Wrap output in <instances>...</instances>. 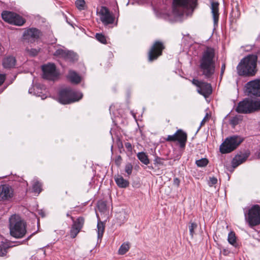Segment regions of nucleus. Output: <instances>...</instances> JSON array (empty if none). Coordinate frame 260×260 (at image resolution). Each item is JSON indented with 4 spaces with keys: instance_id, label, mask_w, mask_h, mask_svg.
<instances>
[{
    "instance_id": "obj_19",
    "label": "nucleus",
    "mask_w": 260,
    "mask_h": 260,
    "mask_svg": "<svg viewBox=\"0 0 260 260\" xmlns=\"http://www.w3.org/2000/svg\"><path fill=\"white\" fill-rule=\"evenodd\" d=\"M219 3L212 2L211 3V13L214 21V25L216 26L218 24L219 19Z\"/></svg>"
},
{
    "instance_id": "obj_10",
    "label": "nucleus",
    "mask_w": 260,
    "mask_h": 260,
    "mask_svg": "<svg viewBox=\"0 0 260 260\" xmlns=\"http://www.w3.org/2000/svg\"><path fill=\"white\" fill-rule=\"evenodd\" d=\"M192 83L197 87L199 93L207 98L212 93V89L210 84L193 79Z\"/></svg>"
},
{
    "instance_id": "obj_15",
    "label": "nucleus",
    "mask_w": 260,
    "mask_h": 260,
    "mask_svg": "<svg viewBox=\"0 0 260 260\" xmlns=\"http://www.w3.org/2000/svg\"><path fill=\"white\" fill-rule=\"evenodd\" d=\"M99 13L101 21L105 25L112 24L114 22V17L106 7H102Z\"/></svg>"
},
{
    "instance_id": "obj_2",
    "label": "nucleus",
    "mask_w": 260,
    "mask_h": 260,
    "mask_svg": "<svg viewBox=\"0 0 260 260\" xmlns=\"http://www.w3.org/2000/svg\"><path fill=\"white\" fill-rule=\"evenodd\" d=\"M257 56L256 55H248L243 58L237 67V73L240 76H253L256 70Z\"/></svg>"
},
{
    "instance_id": "obj_49",
    "label": "nucleus",
    "mask_w": 260,
    "mask_h": 260,
    "mask_svg": "<svg viewBox=\"0 0 260 260\" xmlns=\"http://www.w3.org/2000/svg\"><path fill=\"white\" fill-rule=\"evenodd\" d=\"M257 156L258 157V158H260V149H259V151L257 153Z\"/></svg>"
},
{
    "instance_id": "obj_4",
    "label": "nucleus",
    "mask_w": 260,
    "mask_h": 260,
    "mask_svg": "<svg viewBox=\"0 0 260 260\" xmlns=\"http://www.w3.org/2000/svg\"><path fill=\"white\" fill-rule=\"evenodd\" d=\"M197 6V0H173V12L182 16L188 10L192 11Z\"/></svg>"
},
{
    "instance_id": "obj_30",
    "label": "nucleus",
    "mask_w": 260,
    "mask_h": 260,
    "mask_svg": "<svg viewBox=\"0 0 260 260\" xmlns=\"http://www.w3.org/2000/svg\"><path fill=\"white\" fill-rule=\"evenodd\" d=\"M67 50L61 48L57 49L54 53L55 56L65 59Z\"/></svg>"
},
{
    "instance_id": "obj_5",
    "label": "nucleus",
    "mask_w": 260,
    "mask_h": 260,
    "mask_svg": "<svg viewBox=\"0 0 260 260\" xmlns=\"http://www.w3.org/2000/svg\"><path fill=\"white\" fill-rule=\"evenodd\" d=\"M82 96L81 92L75 91L70 87H66L59 91L58 101L62 104H68L79 101Z\"/></svg>"
},
{
    "instance_id": "obj_20",
    "label": "nucleus",
    "mask_w": 260,
    "mask_h": 260,
    "mask_svg": "<svg viewBox=\"0 0 260 260\" xmlns=\"http://www.w3.org/2000/svg\"><path fill=\"white\" fill-rule=\"evenodd\" d=\"M247 157L248 155L246 154L236 155L232 161V167L233 168H236L239 165L244 162Z\"/></svg>"
},
{
    "instance_id": "obj_11",
    "label": "nucleus",
    "mask_w": 260,
    "mask_h": 260,
    "mask_svg": "<svg viewBox=\"0 0 260 260\" xmlns=\"http://www.w3.org/2000/svg\"><path fill=\"white\" fill-rule=\"evenodd\" d=\"M43 77L44 79L49 80H55L58 76L56 67L53 63H48L42 66Z\"/></svg>"
},
{
    "instance_id": "obj_36",
    "label": "nucleus",
    "mask_w": 260,
    "mask_h": 260,
    "mask_svg": "<svg viewBox=\"0 0 260 260\" xmlns=\"http://www.w3.org/2000/svg\"><path fill=\"white\" fill-rule=\"evenodd\" d=\"M96 39L103 44H106L107 40L106 37L102 34H96L95 35Z\"/></svg>"
},
{
    "instance_id": "obj_16",
    "label": "nucleus",
    "mask_w": 260,
    "mask_h": 260,
    "mask_svg": "<svg viewBox=\"0 0 260 260\" xmlns=\"http://www.w3.org/2000/svg\"><path fill=\"white\" fill-rule=\"evenodd\" d=\"M40 35V31L35 28H30L26 30L23 33V39L29 43H33L38 40Z\"/></svg>"
},
{
    "instance_id": "obj_47",
    "label": "nucleus",
    "mask_w": 260,
    "mask_h": 260,
    "mask_svg": "<svg viewBox=\"0 0 260 260\" xmlns=\"http://www.w3.org/2000/svg\"><path fill=\"white\" fill-rule=\"evenodd\" d=\"M34 94H36L37 96H41L42 100L46 99L47 97L45 94L41 95L40 94H39V93H36V92H35Z\"/></svg>"
},
{
    "instance_id": "obj_50",
    "label": "nucleus",
    "mask_w": 260,
    "mask_h": 260,
    "mask_svg": "<svg viewBox=\"0 0 260 260\" xmlns=\"http://www.w3.org/2000/svg\"><path fill=\"white\" fill-rule=\"evenodd\" d=\"M32 88L29 89V90H28L29 93H32Z\"/></svg>"
},
{
    "instance_id": "obj_33",
    "label": "nucleus",
    "mask_w": 260,
    "mask_h": 260,
    "mask_svg": "<svg viewBox=\"0 0 260 260\" xmlns=\"http://www.w3.org/2000/svg\"><path fill=\"white\" fill-rule=\"evenodd\" d=\"M76 7L79 10H83L85 9V2L84 0H76L75 2Z\"/></svg>"
},
{
    "instance_id": "obj_27",
    "label": "nucleus",
    "mask_w": 260,
    "mask_h": 260,
    "mask_svg": "<svg viewBox=\"0 0 260 260\" xmlns=\"http://www.w3.org/2000/svg\"><path fill=\"white\" fill-rule=\"evenodd\" d=\"M129 249V245L128 243H124L120 247L118 250V253L121 255L124 254L128 251Z\"/></svg>"
},
{
    "instance_id": "obj_26",
    "label": "nucleus",
    "mask_w": 260,
    "mask_h": 260,
    "mask_svg": "<svg viewBox=\"0 0 260 260\" xmlns=\"http://www.w3.org/2000/svg\"><path fill=\"white\" fill-rule=\"evenodd\" d=\"M228 242L231 245H233L235 247L237 246V242H236V237L235 236V234L233 232H231L228 235Z\"/></svg>"
},
{
    "instance_id": "obj_42",
    "label": "nucleus",
    "mask_w": 260,
    "mask_h": 260,
    "mask_svg": "<svg viewBox=\"0 0 260 260\" xmlns=\"http://www.w3.org/2000/svg\"><path fill=\"white\" fill-rule=\"evenodd\" d=\"M125 148L127 149L128 151H132V144L129 142H126L124 144Z\"/></svg>"
},
{
    "instance_id": "obj_3",
    "label": "nucleus",
    "mask_w": 260,
    "mask_h": 260,
    "mask_svg": "<svg viewBox=\"0 0 260 260\" xmlns=\"http://www.w3.org/2000/svg\"><path fill=\"white\" fill-rule=\"evenodd\" d=\"M9 228L12 236L20 239L23 238L26 233L25 222L17 215H13L9 218Z\"/></svg>"
},
{
    "instance_id": "obj_13",
    "label": "nucleus",
    "mask_w": 260,
    "mask_h": 260,
    "mask_svg": "<svg viewBox=\"0 0 260 260\" xmlns=\"http://www.w3.org/2000/svg\"><path fill=\"white\" fill-rule=\"evenodd\" d=\"M165 49V46L162 42L156 41L151 48L148 53V59L152 61L156 59L162 54V51Z\"/></svg>"
},
{
    "instance_id": "obj_37",
    "label": "nucleus",
    "mask_w": 260,
    "mask_h": 260,
    "mask_svg": "<svg viewBox=\"0 0 260 260\" xmlns=\"http://www.w3.org/2000/svg\"><path fill=\"white\" fill-rule=\"evenodd\" d=\"M133 167L131 163H127L126 164L124 168L125 172L127 173V176H129L132 174L133 171Z\"/></svg>"
},
{
    "instance_id": "obj_1",
    "label": "nucleus",
    "mask_w": 260,
    "mask_h": 260,
    "mask_svg": "<svg viewBox=\"0 0 260 260\" xmlns=\"http://www.w3.org/2000/svg\"><path fill=\"white\" fill-rule=\"evenodd\" d=\"M199 63V68L202 75L207 79H212L215 71L214 49L211 48H207L203 52Z\"/></svg>"
},
{
    "instance_id": "obj_8",
    "label": "nucleus",
    "mask_w": 260,
    "mask_h": 260,
    "mask_svg": "<svg viewBox=\"0 0 260 260\" xmlns=\"http://www.w3.org/2000/svg\"><path fill=\"white\" fill-rule=\"evenodd\" d=\"M243 141V139L237 136L227 138L220 146L222 153H230L235 149Z\"/></svg>"
},
{
    "instance_id": "obj_41",
    "label": "nucleus",
    "mask_w": 260,
    "mask_h": 260,
    "mask_svg": "<svg viewBox=\"0 0 260 260\" xmlns=\"http://www.w3.org/2000/svg\"><path fill=\"white\" fill-rule=\"evenodd\" d=\"M98 208L100 210L103 211L106 209V204L104 202L99 203Z\"/></svg>"
},
{
    "instance_id": "obj_28",
    "label": "nucleus",
    "mask_w": 260,
    "mask_h": 260,
    "mask_svg": "<svg viewBox=\"0 0 260 260\" xmlns=\"http://www.w3.org/2000/svg\"><path fill=\"white\" fill-rule=\"evenodd\" d=\"M10 248L7 244L2 242L0 244V256H4L7 253L8 249Z\"/></svg>"
},
{
    "instance_id": "obj_38",
    "label": "nucleus",
    "mask_w": 260,
    "mask_h": 260,
    "mask_svg": "<svg viewBox=\"0 0 260 260\" xmlns=\"http://www.w3.org/2000/svg\"><path fill=\"white\" fill-rule=\"evenodd\" d=\"M164 159L158 156H156L154 159V164L155 166L158 167L164 165Z\"/></svg>"
},
{
    "instance_id": "obj_52",
    "label": "nucleus",
    "mask_w": 260,
    "mask_h": 260,
    "mask_svg": "<svg viewBox=\"0 0 260 260\" xmlns=\"http://www.w3.org/2000/svg\"><path fill=\"white\" fill-rule=\"evenodd\" d=\"M31 236V235H30V236H29L28 238H27V240H29L30 238V237Z\"/></svg>"
},
{
    "instance_id": "obj_7",
    "label": "nucleus",
    "mask_w": 260,
    "mask_h": 260,
    "mask_svg": "<svg viewBox=\"0 0 260 260\" xmlns=\"http://www.w3.org/2000/svg\"><path fill=\"white\" fill-rule=\"evenodd\" d=\"M245 219L250 227L258 225L260 224V207L258 205L252 206L245 212Z\"/></svg>"
},
{
    "instance_id": "obj_43",
    "label": "nucleus",
    "mask_w": 260,
    "mask_h": 260,
    "mask_svg": "<svg viewBox=\"0 0 260 260\" xmlns=\"http://www.w3.org/2000/svg\"><path fill=\"white\" fill-rule=\"evenodd\" d=\"M180 180L178 178H174L173 179V184L177 186V187H179V185H180Z\"/></svg>"
},
{
    "instance_id": "obj_35",
    "label": "nucleus",
    "mask_w": 260,
    "mask_h": 260,
    "mask_svg": "<svg viewBox=\"0 0 260 260\" xmlns=\"http://www.w3.org/2000/svg\"><path fill=\"white\" fill-rule=\"evenodd\" d=\"M26 51L28 55H29L30 56L33 57V56H36L38 54V53L39 51V49H34V48H31V49L27 48L26 49Z\"/></svg>"
},
{
    "instance_id": "obj_9",
    "label": "nucleus",
    "mask_w": 260,
    "mask_h": 260,
    "mask_svg": "<svg viewBox=\"0 0 260 260\" xmlns=\"http://www.w3.org/2000/svg\"><path fill=\"white\" fill-rule=\"evenodd\" d=\"M2 17L5 21L15 25L21 26L25 22L24 19L21 16L10 11H3L2 13Z\"/></svg>"
},
{
    "instance_id": "obj_24",
    "label": "nucleus",
    "mask_w": 260,
    "mask_h": 260,
    "mask_svg": "<svg viewBox=\"0 0 260 260\" xmlns=\"http://www.w3.org/2000/svg\"><path fill=\"white\" fill-rule=\"evenodd\" d=\"M138 159L144 164L147 165L149 164L148 156L143 152H139L137 154Z\"/></svg>"
},
{
    "instance_id": "obj_32",
    "label": "nucleus",
    "mask_w": 260,
    "mask_h": 260,
    "mask_svg": "<svg viewBox=\"0 0 260 260\" xmlns=\"http://www.w3.org/2000/svg\"><path fill=\"white\" fill-rule=\"evenodd\" d=\"M65 59L74 61L77 59V55L73 51L67 50V55H66Z\"/></svg>"
},
{
    "instance_id": "obj_6",
    "label": "nucleus",
    "mask_w": 260,
    "mask_h": 260,
    "mask_svg": "<svg viewBox=\"0 0 260 260\" xmlns=\"http://www.w3.org/2000/svg\"><path fill=\"white\" fill-rule=\"evenodd\" d=\"M260 109V99H245L240 102L236 110L239 113H249Z\"/></svg>"
},
{
    "instance_id": "obj_23",
    "label": "nucleus",
    "mask_w": 260,
    "mask_h": 260,
    "mask_svg": "<svg viewBox=\"0 0 260 260\" xmlns=\"http://www.w3.org/2000/svg\"><path fill=\"white\" fill-rule=\"evenodd\" d=\"M115 181L117 186L120 188H126L129 185V182L120 175L116 176Z\"/></svg>"
},
{
    "instance_id": "obj_25",
    "label": "nucleus",
    "mask_w": 260,
    "mask_h": 260,
    "mask_svg": "<svg viewBox=\"0 0 260 260\" xmlns=\"http://www.w3.org/2000/svg\"><path fill=\"white\" fill-rule=\"evenodd\" d=\"M98 228V237L101 239L103 237V233L105 231V225L102 221H99L97 224Z\"/></svg>"
},
{
    "instance_id": "obj_29",
    "label": "nucleus",
    "mask_w": 260,
    "mask_h": 260,
    "mask_svg": "<svg viewBox=\"0 0 260 260\" xmlns=\"http://www.w3.org/2000/svg\"><path fill=\"white\" fill-rule=\"evenodd\" d=\"M42 185L38 180H34V184L32 185L33 192L40 193L42 190L41 189Z\"/></svg>"
},
{
    "instance_id": "obj_44",
    "label": "nucleus",
    "mask_w": 260,
    "mask_h": 260,
    "mask_svg": "<svg viewBox=\"0 0 260 260\" xmlns=\"http://www.w3.org/2000/svg\"><path fill=\"white\" fill-rule=\"evenodd\" d=\"M208 119V114H207L205 116V117L204 118V119L201 121V124H200V127H201L205 124L206 121Z\"/></svg>"
},
{
    "instance_id": "obj_31",
    "label": "nucleus",
    "mask_w": 260,
    "mask_h": 260,
    "mask_svg": "<svg viewBox=\"0 0 260 260\" xmlns=\"http://www.w3.org/2000/svg\"><path fill=\"white\" fill-rule=\"evenodd\" d=\"M198 225L196 222L190 221L188 223V229L189 231V234L192 238L193 237L194 234V230L197 228Z\"/></svg>"
},
{
    "instance_id": "obj_17",
    "label": "nucleus",
    "mask_w": 260,
    "mask_h": 260,
    "mask_svg": "<svg viewBox=\"0 0 260 260\" xmlns=\"http://www.w3.org/2000/svg\"><path fill=\"white\" fill-rule=\"evenodd\" d=\"M13 195L14 190L11 186L4 184L0 186V201L9 200L12 198Z\"/></svg>"
},
{
    "instance_id": "obj_21",
    "label": "nucleus",
    "mask_w": 260,
    "mask_h": 260,
    "mask_svg": "<svg viewBox=\"0 0 260 260\" xmlns=\"http://www.w3.org/2000/svg\"><path fill=\"white\" fill-rule=\"evenodd\" d=\"M16 63V59L14 57L9 56L3 59V65L5 68L10 69L13 68Z\"/></svg>"
},
{
    "instance_id": "obj_48",
    "label": "nucleus",
    "mask_w": 260,
    "mask_h": 260,
    "mask_svg": "<svg viewBox=\"0 0 260 260\" xmlns=\"http://www.w3.org/2000/svg\"><path fill=\"white\" fill-rule=\"evenodd\" d=\"M225 66L224 64H222V66H221V76H222L224 72V70H225Z\"/></svg>"
},
{
    "instance_id": "obj_40",
    "label": "nucleus",
    "mask_w": 260,
    "mask_h": 260,
    "mask_svg": "<svg viewBox=\"0 0 260 260\" xmlns=\"http://www.w3.org/2000/svg\"><path fill=\"white\" fill-rule=\"evenodd\" d=\"M217 183V179L214 177H210L208 181V185L210 186H212L213 185Z\"/></svg>"
},
{
    "instance_id": "obj_12",
    "label": "nucleus",
    "mask_w": 260,
    "mask_h": 260,
    "mask_svg": "<svg viewBox=\"0 0 260 260\" xmlns=\"http://www.w3.org/2000/svg\"><path fill=\"white\" fill-rule=\"evenodd\" d=\"M168 142L178 141L179 143L180 148H184L187 141V134L182 129H178L173 135H168L165 138Z\"/></svg>"
},
{
    "instance_id": "obj_45",
    "label": "nucleus",
    "mask_w": 260,
    "mask_h": 260,
    "mask_svg": "<svg viewBox=\"0 0 260 260\" xmlns=\"http://www.w3.org/2000/svg\"><path fill=\"white\" fill-rule=\"evenodd\" d=\"M5 80V76L3 74H0V86L4 83Z\"/></svg>"
},
{
    "instance_id": "obj_39",
    "label": "nucleus",
    "mask_w": 260,
    "mask_h": 260,
    "mask_svg": "<svg viewBox=\"0 0 260 260\" xmlns=\"http://www.w3.org/2000/svg\"><path fill=\"white\" fill-rule=\"evenodd\" d=\"M241 119L239 117H237V116L234 117L230 120V124L234 127L235 125L239 124V123L240 121H241Z\"/></svg>"
},
{
    "instance_id": "obj_18",
    "label": "nucleus",
    "mask_w": 260,
    "mask_h": 260,
    "mask_svg": "<svg viewBox=\"0 0 260 260\" xmlns=\"http://www.w3.org/2000/svg\"><path fill=\"white\" fill-rule=\"evenodd\" d=\"M84 223V219L82 217H78L76 220H73V224L70 231V236L72 238L76 237L80 232Z\"/></svg>"
},
{
    "instance_id": "obj_22",
    "label": "nucleus",
    "mask_w": 260,
    "mask_h": 260,
    "mask_svg": "<svg viewBox=\"0 0 260 260\" xmlns=\"http://www.w3.org/2000/svg\"><path fill=\"white\" fill-rule=\"evenodd\" d=\"M67 77L72 83L75 84H78L81 80L80 76L73 71H69Z\"/></svg>"
},
{
    "instance_id": "obj_51",
    "label": "nucleus",
    "mask_w": 260,
    "mask_h": 260,
    "mask_svg": "<svg viewBox=\"0 0 260 260\" xmlns=\"http://www.w3.org/2000/svg\"><path fill=\"white\" fill-rule=\"evenodd\" d=\"M67 216L68 217H70V214H69V213H68L67 214Z\"/></svg>"
},
{
    "instance_id": "obj_34",
    "label": "nucleus",
    "mask_w": 260,
    "mask_h": 260,
    "mask_svg": "<svg viewBox=\"0 0 260 260\" xmlns=\"http://www.w3.org/2000/svg\"><path fill=\"white\" fill-rule=\"evenodd\" d=\"M208 160L206 158H202L196 160V164L199 167H205L207 165Z\"/></svg>"
},
{
    "instance_id": "obj_46",
    "label": "nucleus",
    "mask_w": 260,
    "mask_h": 260,
    "mask_svg": "<svg viewBox=\"0 0 260 260\" xmlns=\"http://www.w3.org/2000/svg\"><path fill=\"white\" fill-rule=\"evenodd\" d=\"M122 158H121V156L120 155H118L116 160H115V162L116 164L117 165H119L120 164V162H121V160Z\"/></svg>"
},
{
    "instance_id": "obj_53",
    "label": "nucleus",
    "mask_w": 260,
    "mask_h": 260,
    "mask_svg": "<svg viewBox=\"0 0 260 260\" xmlns=\"http://www.w3.org/2000/svg\"><path fill=\"white\" fill-rule=\"evenodd\" d=\"M71 217L72 219V220H73V217Z\"/></svg>"
},
{
    "instance_id": "obj_14",
    "label": "nucleus",
    "mask_w": 260,
    "mask_h": 260,
    "mask_svg": "<svg viewBox=\"0 0 260 260\" xmlns=\"http://www.w3.org/2000/svg\"><path fill=\"white\" fill-rule=\"evenodd\" d=\"M245 87L249 94L260 96V79H255L247 82Z\"/></svg>"
}]
</instances>
